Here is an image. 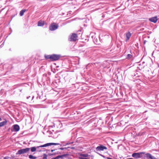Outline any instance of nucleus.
Here are the masks:
<instances>
[{
	"label": "nucleus",
	"mask_w": 159,
	"mask_h": 159,
	"mask_svg": "<svg viewBox=\"0 0 159 159\" xmlns=\"http://www.w3.org/2000/svg\"><path fill=\"white\" fill-rule=\"evenodd\" d=\"M77 34L75 33H72L69 36L68 40L70 41L75 42L77 39Z\"/></svg>",
	"instance_id": "1"
},
{
	"label": "nucleus",
	"mask_w": 159,
	"mask_h": 159,
	"mask_svg": "<svg viewBox=\"0 0 159 159\" xmlns=\"http://www.w3.org/2000/svg\"><path fill=\"white\" fill-rule=\"evenodd\" d=\"M30 148H26L25 149H20L16 153V155L23 154L28 152L30 150Z\"/></svg>",
	"instance_id": "2"
},
{
	"label": "nucleus",
	"mask_w": 159,
	"mask_h": 159,
	"mask_svg": "<svg viewBox=\"0 0 159 159\" xmlns=\"http://www.w3.org/2000/svg\"><path fill=\"white\" fill-rule=\"evenodd\" d=\"M107 148L102 144H100L96 148V150L97 151H103L104 150H107Z\"/></svg>",
	"instance_id": "3"
},
{
	"label": "nucleus",
	"mask_w": 159,
	"mask_h": 159,
	"mask_svg": "<svg viewBox=\"0 0 159 159\" xmlns=\"http://www.w3.org/2000/svg\"><path fill=\"white\" fill-rule=\"evenodd\" d=\"M61 57L60 55L53 54L52 55L51 61H55L59 60Z\"/></svg>",
	"instance_id": "4"
},
{
	"label": "nucleus",
	"mask_w": 159,
	"mask_h": 159,
	"mask_svg": "<svg viewBox=\"0 0 159 159\" xmlns=\"http://www.w3.org/2000/svg\"><path fill=\"white\" fill-rule=\"evenodd\" d=\"M58 25L55 23L52 24L49 26V30L51 31L54 30L58 28Z\"/></svg>",
	"instance_id": "5"
},
{
	"label": "nucleus",
	"mask_w": 159,
	"mask_h": 159,
	"mask_svg": "<svg viewBox=\"0 0 159 159\" xmlns=\"http://www.w3.org/2000/svg\"><path fill=\"white\" fill-rule=\"evenodd\" d=\"M60 145V146H62L61 144H60V143H48L45 144H44L43 145H41V147H46L48 146H51V145Z\"/></svg>",
	"instance_id": "6"
},
{
	"label": "nucleus",
	"mask_w": 159,
	"mask_h": 159,
	"mask_svg": "<svg viewBox=\"0 0 159 159\" xmlns=\"http://www.w3.org/2000/svg\"><path fill=\"white\" fill-rule=\"evenodd\" d=\"M140 154H144L143 152H142L140 153H134L132 154V157L135 158H138L141 157Z\"/></svg>",
	"instance_id": "7"
},
{
	"label": "nucleus",
	"mask_w": 159,
	"mask_h": 159,
	"mask_svg": "<svg viewBox=\"0 0 159 159\" xmlns=\"http://www.w3.org/2000/svg\"><path fill=\"white\" fill-rule=\"evenodd\" d=\"M149 20L152 22L155 23L157 21L158 19L157 16L152 17L149 19Z\"/></svg>",
	"instance_id": "8"
},
{
	"label": "nucleus",
	"mask_w": 159,
	"mask_h": 159,
	"mask_svg": "<svg viewBox=\"0 0 159 159\" xmlns=\"http://www.w3.org/2000/svg\"><path fill=\"white\" fill-rule=\"evenodd\" d=\"M14 131L17 132L20 130V127L18 125H14L13 126Z\"/></svg>",
	"instance_id": "9"
},
{
	"label": "nucleus",
	"mask_w": 159,
	"mask_h": 159,
	"mask_svg": "<svg viewBox=\"0 0 159 159\" xmlns=\"http://www.w3.org/2000/svg\"><path fill=\"white\" fill-rule=\"evenodd\" d=\"M146 157L148 159H155L154 157L152 156V155L149 153H147L145 154Z\"/></svg>",
	"instance_id": "10"
},
{
	"label": "nucleus",
	"mask_w": 159,
	"mask_h": 159,
	"mask_svg": "<svg viewBox=\"0 0 159 159\" xmlns=\"http://www.w3.org/2000/svg\"><path fill=\"white\" fill-rule=\"evenodd\" d=\"M131 34L129 32H128L126 33V41H127L130 38L131 36Z\"/></svg>",
	"instance_id": "11"
},
{
	"label": "nucleus",
	"mask_w": 159,
	"mask_h": 159,
	"mask_svg": "<svg viewBox=\"0 0 159 159\" xmlns=\"http://www.w3.org/2000/svg\"><path fill=\"white\" fill-rule=\"evenodd\" d=\"M7 120L5 119L4 121L0 122V127H2L7 124Z\"/></svg>",
	"instance_id": "12"
},
{
	"label": "nucleus",
	"mask_w": 159,
	"mask_h": 159,
	"mask_svg": "<svg viewBox=\"0 0 159 159\" xmlns=\"http://www.w3.org/2000/svg\"><path fill=\"white\" fill-rule=\"evenodd\" d=\"M41 145L39 146H37V147H34L31 148V151L32 152H34L37 149H38V148H42L41 147Z\"/></svg>",
	"instance_id": "13"
},
{
	"label": "nucleus",
	"mask_w": 159,
	"mask_h": 159,
	"mask_svg": "<svg viewBox=\"0 0 159 159\" xmlns=\"http://www.w3.org/2000/svg\"><path fill=\"white\" fill-rule=\"evenodd\" d=\"M44 24V23L43 21L40 20L38 22V26H43Z\"/></svg>",
	"instance_id": "14"
},
{
	"label": "nucleus",
	"mask_w": 159,
	"mask_h": 159,
	"mask_svg": "<svg viewBox=\"0 0 159 159\" xmlns=\"http://www.w3.org/2000/svg\"><path fill=\"white\" fill-rule=\"evenodd\" d=\"M26 11L25 9H23L21 10L20 13V16H22L23 15L24 13L25 12V11Z\"/></svg>",
	"instance_id": "15"
},
{
	"label": "nucleus",
	"mask_w": 159,
	"mask_h": 159,
	"mask_svg": "<svg viewBox=\"0 0 159 159\" xmlns=\"http://www.w3.org/2000/svg\"><path fill=\"white\" fill-rule=\"evenodd\" d=\"M52 57V55H45V57L46 59H49L51 61Z\"/></svg>",
	"instance_id": "16"
},
{
	"label": "nucleus",
	"mask_w": 159,
	"mask_h": 159,
	"mask_svg": "<svg viewBox=\"0 0 159 159\" xmlns=\"http://www.w3.org/2000/svg\"><path fill=\"white\" fill-rule=\"evenodd\" d=\"M63 156V155L58 156L54 158H53L52 159H61Z\"/></svg>",
	"instance_id": "17"
},
{
	"label": "nucleus",
	"mask_w": 159,
	"mask_h": 159,
	"mask_svg": "<svg viewBox=\"0 0 159 159\" xmlns=\"http://www.w3.org/2000/svg\"><path fill=\"white\" fill-rule=\"evenodd\" d=\"M29 158L30 159H35L36 158V157L35 156H33L31 155H30L29 156Z\"/></svg>",
	"instance_id": "18"
},
{
	"label": "nucleus",
	"mask_w": 159,
	"mask_h": 159,
	"mask_svg": "<svg viewBox=\"0 0 159 159\" xmlns=\"http://www.w3.org/2000/svg\"><path fill=\"white\" fill-rule=\"evenodd\" d=\"M132 55L130 54H128L126 58L127 59H129L132 58Z\"/></svg>",
	"instance_id": "19"
},
{
	"label": "nucleus",
	"mask_w": 159,
	"mask_h": 159,
	"mask_svg": "<svg viewBox=\"0 0 159 159\" xmlns=\"http://www.w3.org/2000/svg\"><path fill=\"white\" fill-rule=\"evenodd\" d=\"M81 156L82 157H85V158L86 157H87L88 156V155L87 154H82Z\"/></svg>",
	"instance_id": "20"
},
{
	"label": "nucleus",
	"mask_w": 159,
	"mask_h": 159,
	"mask_svg": "<svg viewBox=\"0 0 159 159\" xmlns=\"http://www.w3.org/2000/svg\"><path fill=\"white\" fill-rule=\"evenodd\" d=\"M47 156L46 154H44V157H43V159H47Z\"/></svg>",
	"instance_id": "21"
},
{
	"label": "nucleus",
	"mask_w": 159,
	"mask_h": 159,
	"mask_svg": "<svg viewBox=\"0 0 159 159\" xmlns=\"http://www.w3.org/2000/svg\"><path fill=\"white\" fill-rule=\"evenodd\" d=\"M79 158H80V159H89L86 158H84V157H80Z\"/></svg>",
	"instance_id": "22"
},
{
	"label": "nucleus",
	"mask_w": 159,
	"mask_h": 159,
	"mask_svg": "<svg viewBox=\"0 0 159 159\" xmlns=\"http://www.w3.org/2000/svg\"><path fill=\"white\" fill-rule=\"evenodd\" d=\"M67 149V148H59V149L63 150H64V149Z\"/></svg>",
	"instance_id": "23"
},
{
	"label": "nucleus",
	"mask_w": 159,
	"mask_h": 159,
	"mask_svg": "<svg viewBox=\"0 0 159 159\" xmlns=\"http://www.w3.org/2000/svg\"><path fill=\"white\" fill-rule=\"evenodd\" d=\"M9 157H6L4 158L3 159H8Z\"/></svg>",
	"instance_id": "24"
},
{
	"label": "nucleus",
	"mask_w": 159,
	"mask_h": 159,
	"mask_svg": "<svg viewBox=\"0 0 159 159\" xmlns=\"http://www.w3.org/2000/svg\"><path fill=\"white\" fill-rule=\"evenodd\" d=\"M71 143H66L65 145H64V146H66V145H68V144H70Z\"/></svg>",
	"instance_id": "25"
},
{
	"label": "nucleus",
	"mask_w": 159,
	"mask_h": 159,
	"mask_svg": "<svg viewBox=\"0 0 159 159\" xmlns=\"http://www.w3.org/2000/svg\"><path fill=\"white\" fill-rule=\"evenodd\" d=\"M38 152H40L41 151L39 150V148H38V149H37Z\"/></svg>",
	"instance_id": "26"
},
{
	"label": "nucleus",
	"mask_w": 159,
	"mask_h": 159,
	"mask_svg": "<svg viewBox=\"0 0 159 159\" xmlns=\"http://www.w3.org/2000/svg\"><path fill=\"white\" fill-rule=\"evenodd\" d=\"M30 96H29V97H27V99H28L29 98H30Z\"/></svg>",
	"instance_id": "27"
},
{
	"label": "nucleus",
	"mask_w": 159,
	"mask_h": 159,
	"mask_svg": "<svg viewBox=\"0 0 159 159\" xmlns=\"http://www.w3.org/2000/svg\"><path fill=\"white\" fill-rule=\"evenodd\" d=\"M99 155H100V156H102V157H104V156L103 155H102V154H99Z\"/></svg>",
	"instance_id": "28"
},
{
	"label": "nucleus",
	"mask_w": 159,
	"mask_h": 159,
	"mask_svg": "<svg viewBox=\"0 0 159 159\" xmlns=\"http://www.w3.org/2000/svg\"><path fill=\"white\" fill-rule=\"evenodd\" d=\"M54 151V150H52L51 151L52 152H53V151Z\"/></svg>",
	"instance_id": "29"
},
{
	"label": "nucleus",
	"mask_w": 159,
	"mask_h": 159,
	"mask_svg": "<svg viewBox=\"0 0 159 159\" xmlns=\"http://www.w3.org/2000/svg\"><path fill=\"white\" fill-rule=\"evenodd\" d=\"M2 120V118L0 117V121H1Z\"/></svg>",
	"instance_id": "30"
},
{
	"label": "nucleus",
	"mask_w": 159,
	"mask_h": 159,
	"mask_svg": "<svg viewBox=\"0 0 159 159\" xmlns=\"http://www.w3.org/2000/svg\"><path fill=\"white\" fill-rule=\"evenodd\" d=\"M34 98V96H33V97H32V99H33Z\"/></svg>",
	"instance_id": "31"
}]
</instances>
